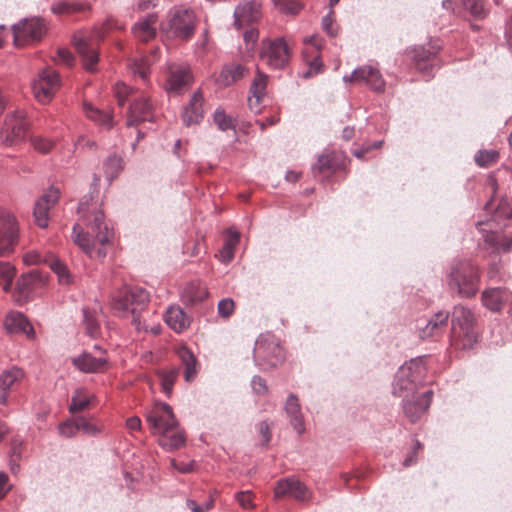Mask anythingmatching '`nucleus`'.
Here are the masks:
<instances>
[{
	"label": "nucleus",
	"mask_w": 512,
	"mask_h": 512,
	"mask_svg": "<svg viewBox=\"0 0 512 512\" xmlns=\"http://www.w3.org/2000/svg\"><path fill=\"white\" fill-rule=\"evenodd\" d=\"M254 359L257 365L275 367L283 362L284 351L273 335H261L255 342Z\"/></svg>",
	"instance_id": "nucleus-8"
},
{
	"label": "nucleus",
	"mask_w": 512,
	"mask_h": 512,
	"mask_svg": "<svg viewBox=\"0 0 512 512\" xmlns=\"http://www.w3.org/2000/svg\"><path fill=\"white\" fill-rule=\"evenodd\" d=\"M331 169H333V162L329 155L319 156L317 163L312 166V171L315 176Z\"/></svg>",
	"instance_id": "nucleus-51"
},
{
	"label": "nucleus",
	"mask_w": 512,
	"mask_h": 512,
	"mask_svg": "<svg viewBox=\"0 0 512 512\" xmlns=\"http://www.w3.org/2000/svg\"><path fill=\"white\" fill-rule=\"evenodd\" d=\"M180 374L179 367H171L168 369H161L157 372V375L160 379V384L162 391L166 396H170L173 391V386L175 384L176 379Z\"/></svg>",
	"instance_id": "nucleus-40"
},
{
	"label": "nucleus",
	"mask_w": 512,
	"mask_h": 512,
	"mask_svg": "<svg viewBox=\"0 0 512 512\" xmlns=\"http://www.w3.org/2000/svg\"><path fill=\"white\" fill-rule=\"evenodd\" d=\"M473 312L462 305L454 307L451 319L450 342L459 350H469L478 341V332L475 328Z\"/></svg>",
	"instance_id": "nucleus-4"
},
{
	"label": "nucleus",
	"mask_w": 512,
	"mask_h": 512,
	"mask_svg": "<svg viewBox=\"0 0 512 512\" xmlns=\"http://www.w3.org/2000/svg\"><path fill=\"white\" fill-rule=\"evenodd\" d=\"M18 237L19 229L15 217L0 207V256H7L14 251Z\"/></svg>",
	"instance_id": "nucleus-11"
},
{
	"label": "nucleus",
	"mask_w": 512,
	"mask_h": 512,
	"mask_svg": "<svg viewBox=\"0 0 512 512\" xmlns=\"http://www.w3.org/2000/svg\"><path fill=\"white\" fill-rule=\"evenodd\" d=\"M191 81L192 76L188 67L173 66L166 81V90L169 93H178Z\"/></svg>",
	"instance_id": "nucleus-24"
},
{
	"label": "nucleus",
	"mask_w": 512,
	"mask_h": 512,
	"mask_svg": "<svg viewBox=\"0 0 512 512\" xmlns=\"http://www.w3.org/2000/svg\"><path fill=\"white\" fill-rule=\"evenodd\" d=\"M274 495L276 498L293 497L298 501L310 499V491L306 485L296 477L280 479L274 488Z\"/></svg>",
	"instance_id": "nucleus-16"
},
{
	"label": "nucleus",
	"mask_w": 512,
	"mask_h": 512,
	"mask_svg": "<svg viewBox=\"0 0 512 512\" xmlns=\"http://www.w3.org/2000/svg\"><path fill=\"white\" fill-rule=\"evenodd\" d=\"M16 275V269L9 262L0 261V285L5 292L10 290L13 279Z\"/></svg>",
	"instance_id": "nucleus-44"
},
{
	"label": "nucleus",
	"mask_w": 512,
	"mask_h": 512,
	"mask_svg": "<svg viewBox=\"0 0 512 512\" xmlns=\"http://www.w3.org/2000/svg\"><path fill=\"white\" fill-rule=\"evenodd\" d=\"M155 120L154 106L149 97L144 94L134 97L129 107L127 125L134 126L141 122H154Z\"/></svg>",
	"instance_id": "nucleus-14"
},
{
	"label": "nucleus",
	"mask_w": 512,
	"mask_h": 512,
	"mask_svg": "<svg viewBox=\"0 0 512 512\" xmlns=\"http://www.w3.org/2000/svg\"><path fill=\"white\" fill-rule=\"evenodd\" d=\"M499 157L496 150H480L475 155V162L480 167H488L495 163Z\"/></svg>",
	"instance_id": "nucleus-49"
},
{
	"label": "nucleus",
	"mask_w": 512,
	"mask_h": 512,
	"mask_svg": "<svg viewBox=\"0 0 512 512\" xmlns=\"http://www.w3.org/2000/svg\"><path fill=\"white\" fill-rule=\"evenodd\" d=\"M187 506L192 512H207L212 508L213 500H209L201 505H198L194 500H187Z\"/></svg>",
	"instance_id": "nucleus-61"
},
{
	"label": "nucleus",
	"mask_w": 512,
	"mask_h": 512,
	"mask_svg": "<svg viewBox=\"0 0 512 512\" xmlns=\"http://www.w3.org/2000/svg\"><path fill=\"white\" fill-rule=\"evenodd\" d=\"M206 296V290L197 283L187 284L181 293L182 301L191 305L204 300Z\"/></svg>",
	"instance_id": "nucleus-41"
},
{
	"label": "nucleus",
	"mask_w": 512,
	"mask_h": 512,
	"mask_svg": "<svg viewBox=\"0 0 512 512\" xmlns=\"http://www.w3.org/2000/svg\"><path fill=\"white\" fill-rule=\"evenodd\" d=\"M156 60V56L153 54L151 57H143L135 59L129 64V68L133 75L139 76L143 81H146L150 73V65Z\"/></svg>",
	"instance_id": "nucleus-43"
},
{
	"label": "nucleus",
	"mask_w": 512,
	"mask_h": 512,
	"mask_svg": "<svg viewBox=\"0 0 512 512\" xmlns=\"http://www.w3.org/2000/svg\"><path fill=\"white\" fill-rule=\"evenodd\" d=\"M273 2L280 12L289 15H297L303 8L300 0H273Z\"/></svg>",
	"instance_id": "nucleus-48"
},
{
	"label": "nucleus",
	"mask_w": 512,
	"mask_h": 512,
	"mask_svg": "<svg viewBox=\"0 0 512 512\" xmlns=\"http://www.w3.org/2000/svg\"><path fill=\"white\" fill-rule=\"evenodd\" d=\"M228 237L225 240V243L223 246H229L230 248L234 249L235 246L239 242L240 234L237 230H234L232 228H229L227 230Z\"/></svg>",
	"instance_id": "nucleus-62"
},
{
	"label": "nucleus",
	"mask_w": 512,
	"mask_h": 512,
	"mask_svg": "<svg viewBox=\"0 0 512 512\" xmlns=\"http://www.w3.org/2000/svg\"><path fill=\"white\" fill-rule=\"evenodd\" d=\"M193 462H190V463H178L175 459H172L171 460V466L179 471L180 473H190L193 471Z\"/></svg>",
	"instance_id": "nucleus-63"
},
{
	"label": "nucleus",
	"mask_w": 512,
	"mask_h": 512,
	"mask_svg": "<svg viewBox=\"0 0 512 512\" xmlns=\"http://www.w3.org/2000/svg\"><path fill=\"white\" fill-rule=\"evenodd\" d=\"M244 41L248 50H253L259 37V32L256 28L248 29L244 32Z\"/></svg>",
	"instance_id": "nucleus-57"
},
{
	"label": "nucleus",
	"mask_w": 512,
	"mask_h": 512,
	"mask_svg": "<svg viewBox=\"0 0 512 512\" xmlns=\"http://www.w3.org/2000/svg\"><path fill=\"white\" fill-rule=\"evenodd\" d=\"M59 433L64 437H73L79 431L77 419L63 422L58 427Z\"/></svg>",
	"instance_id": "nucleus-54"
},
{
	"label": "nucleus",
	"mask_w": 512,
	"mask_h": 512,
	"mask_svg": "<svg viewBox=\"0 0 512 512\" xmlns=\"http://www.w3.org/2000/svg\"><path fill=\"white\" fill-rule=\"evenodd\" d=\"M260 61L272 69H283L289 62V48L283 38L263 40Z\"/></svg>",
	"instance_id": "nucleus-9"
},
{
	"label": "nucleus",
	"mask_w": 512,
	"mask_h": 512,
	"mask_svg": "<svg viewBox=\"0 0 512 512\" xmlns=\"http://www.w3.org/2000/svg\"><path fill=\"white\" fill-rule=\"evenodd\" d=\"M153 435L159 437V445L167 451L177 450L186 441L184 431L180 428L173 409L169 404L157 403L146 414Z\"/></svg>",
	"instance_id": "nucleus-2"
},
{
	"label": "nucleus",
	"mask_w": 512,
	"mask_h": 512,
	"mask_svg": "<svg viewBox=\"0 0 512 512\" xmlns=\"http://www.w3.org/2000/svg\"><path fill=\"white\" fill-rule=\"evenodd\" d=\"M235 498L242 508L251 509L253 507L252 495L249 491L238 492Z\"/></svg>",
	"instance_id": "nucleus-58"
},
{
	"label": "nucleus",
	"mask_w": 512,
	"mask_h": 512,
	"mask_svg": "<svg viewBox=\"0 0 512 512\" xmlns=\"http://www.w3.org/2000/svg\"><path fill=\"white\" fill-rule=\"evenodd\" d=\"M448 319V312L439 311L434 314L433 317L426 323V325L423 328H420V338L426 339L442 334L447 327Z\"/></svg>",
	"instance_id": "nucleus-31"
},
{
	"label": "nucleus",
	"mask_w": 512,
	"mask_h": 512,
	"mask_svg": "<svg viewBox=\"0 0 512 512\" xmlns=\"http://www.w3.org/2000/svg\"><path fill=\"white\" fill-rule=\"evenodd\" d=\"M45 281V277L40 272L32 270L18 279L16 289L21 296L27 298L32 290L44 285Z\"/></svg>",
	"instance_id": "nucleus-33"
},
{
	"label": "nucleus",
	"mask_w": 512,
	"mask_h": 512,
	"mask_svg": "<svg viewBox=\"0 0 512 512\" xmlns=\"http://www.w3.org/2000/svg\"><path fill=\"white\" fill-rule=\"evenodd\" d=\"M114 91L120 106H123L128 100V97L133 93L132 89L124 83H117Z\"/></svg>",
	"instance_id": "nucleus-55"
},
{
	"label": "nucleus",
	"mask_w": 512,
	"mask_h": 512,
	"mask_svg": "<svg viewBox=\"0 0 512 512\" xmlns=\"http://www.w3.org/2000/svg\"><path fill=\"white\" fill-rule=\"evenodd\" d=\"M177 356L184 366V379L186 382H192L197 373V359L187 347H180L177 350Z\"/></svg>",
	"instance_id": "nucleus-35"
},
{
	"label": "nucleus",
	"mask_w": 512,
	"mask_h": 512,
	"mask_svg": "<svg viewBox=\"0 0 512 512\" xmlns=\"http://www.w3.org/2000/svg\"><path fill=\"white\" fill-rule=\"evenodd\" d=\"M83 317H84V325L86 329V333L91 338H96L100 334V326L99 322L95 316V313L89 311L88 309H83Z\"/></svg>",
	"instance_id": "nucleus-47"
},
{
	"label": "nucleus",
	"mask_w": 512,
	"mask_h": 512,
	"mask_svg": "<svg viewBox=\"0 0 512 512\" xmlns=\"http://www.w3.org/2000/svg\"><path fill=\"white\" fill-rule=\"evenodd\" d=\"M60 86L59 74L53 69H43L32 84L33 95L39 103L47 104Z\"/></svg>",
	"instance_id": "nucleus-10"
},
{
	"label": "nucleus",
	"mask_w": 512,
	"mask_h": 512,
	"mask_svg": "<svg viewBox=\"0 0 512 512\" xmlns=\"http://www.w3.org/2000/svg\"><path fill=\"white\" fill-rule=\"evenodd\" d=\"M268 76L257 70V74L253 79L250 87L251 97L248 98L249 106L258 105L266 95Z\"/></svg>",
	"instance_id": "nucleus-36"
},
{
	"label": "nucleus",
	"mask_w": 512,
	"mask_h": 512,
	"mask_svg": "<svg viewBox=\"0 0 512 512\" xmlns=\"http://www.w3.org/2000/svg\"><path fill=\"white\" fill-rule=\"evenodd\" d=\"M252 389L257 394L263 395L268 392L266 381L260 376H254L251 381Z\"/></svg>",
	"instance_id": "nucleus-59"
},
{
	"label": "nucleus",
	"mask_w": 512,
	"mask_h": 512,
	"mask_svg": "<svg viewBox=\"0 0 512 512\" xmlns=\"http://www.w3.org/2000/svg\"><path fill=\"white\" fill-rule=\"evenodd\" d=\"M235 309L234 301L231 298L222 299L218 303V313L223 318L230 317Z\"/></svg>",
	"instance_id": "nucleus-56"
},
{
	"label": "nucleus",
	"mask_w": 512,
	"mask_h": 512,
	"mask_svg": "<svg viewBox=\"0 0 512 512\" xmlns=\"http://www.w3.org/2000/svg\"><path fill=\"white\" fill-rule=\"evenodd\" d=\"M103 38L102 34L86 35L82 32H78L73 37V43L77 52L81 55L83 60V66L86 70L95 71V66L98 62V52L94 46L93 41L95 39Z\"/></svg>",
	"instance_id": "nucleus-13"
},
{
	"label": "nucleus",
	"mask_w": 512,
	"mask_h": 512,
	"mask_svg": "<svg viewBox=\"0 0 512 512\" xmlns=\"http://www.w3.org/2000/svg\"><path fill=\"white\" fill-rule=\"evenodd\" d=\"M285 412L290 419V424L298 434L305 431L303 415L298 398L294 394H290L285 403Z\"/></svg>",
	"instance_id": "nucleus-32"
},
{
	"label": "nucleus",
	"mask_w": 512,
	"mask_h": 512,
	"mask_svg": "<svg viewBox=\"0 0 512 512\" xmlns=\"http://www.w3.org/2000/svg\"><path fill=\"white\" fill-rule=\"evenodd\" d=\"M322 67L323 64L318 58L313 59L309 64L308 70L303 73V78H309L313 75L320 73Z\"/></svg>",
	"instance_id": "nucleus-60"
},
{
	"label": "nucleus",
	"mask_w": 512,
	"mask_h": 512,
	"mask_svg": "<svg viewBox=\"0 0 512 512\" xmlns=\"http://www.w3.org/2000/svg\"><path fill=\"white\" fill-rule=\"evenodd\" d=\"M24 376L21 369L12 367L3 371L0 375V404L6 405L9 391L15 384L20 382Z\"/></svg>",
	"instance_id": "nucleus-30"
},
{
	"label": "nucleus",
	"mask_w": 512,
	"mask_h": 512,
	"mask_svg": "<svg viewBox=\"0 0 512 512\" xmlns=\"http://www.w3.org/2000/svg\"><path fill=\"white\" fill-rule=\"evenodd\" d=\"M93 396L88 394L86 389L78 388L75 390L71 397V403L69 405L70 413H78L85 410L90 404Z\"/></svg>",
	"instance_id": "nucleus-42"
},
{
	"label": "nucleus",
	"mask_w": 512,
	"mask_h": 512,
	"mask_svg": "<svg viewBox=\"0 0 512 512\" xmlns=\"http://www.w3.org/2000/svg\"><path fill=\"white\" fill-rule=\"evenodd\" d=\"M261 18V0H242L234 11V25L241 29L259 21Z\"/></svg>",
	"instance_id": "nucleus-17"
},
{
	"label": "nucleus",
	"mask_w": 512,
	"mask_h": 512,
	"mask_svg": "<svg viewBox=\"0 0 512 512\" xmlns=\"http://www.w3.org/2000/svg\"><path fill=\"white\" fill-rule=\"evenodd\" d=\"M459 4L469 11L474 18H483L486 15L482 0H443L442 2L443 8L453 12Z\"/></svg>",
	"instance_id": "nucleus-34"
},
{
	"label": "nucleus",
	"mask_w": 512,
	"mask_h": 512,
	"mask_svg": "<svg viewBox=\"0 0 512 512\" xmlns=\"http://www.w3.org/2000/svg\"><path fill=\"white\" fill-rule=\"evenodd\" d=\"M512 301V294L504 288L486 289L482 293V303L491 311H500L503 305Z\"/></svg>",
	"instance_id": "nucleus-25"
},
{
	"label": "nucleus",
	"mask_w": 512,
	"mask_h": 512,
	"mask_svg": "<svg viewBox=\"0 0 512 512\" xmlns=\"http://www.w3.org/2000/svg\"><path fill=\"white\" fill-rule=\"evenodd\" d=\"M157 22L158 17L156 14H148L132 26L133 36L142 42L153 39L156 35Z\"/></svg>",
	"instance_id": "nucleus-23"
},
{
	"label": "nucleus",
	"mask_w": 512,
	"mask_h": 512,
	"mask_svg": "<svg viewBox=\"0 0 512 512\" xmlns=\"http://www.w3.org/2000/svg\"><path fill=\"white\" fill-rule=\"evenodd\" d=\"M149 302V294L144 288L123 286L115 291L111 298L112 308L126 317L132 315V324L137 331L146 330L142 325L139 312L142 311Z\"/></svg>",
	"instance_id": "nucleus-3"
},
{
	"label": "nucleus",
	"mask_w": 512,
	"mask_h": 512,
	"mask_svg": "<svg viewBox=\"0 0 512 512\" xmlns=\"http://www.w3.org/2000/svg\"><path fill=\"white\" fill-rule=\"evenodd\" d=\"M51 270L57 275L60 284L68 285L72 282V275L67 266L59 259L51 260L49 264Z\"/></svg>",
	"instance_id": "nucleus-46"
},
{
	"label": "nucleus",
	"mask_w": 512,
	"mask_h": 512,
	"mask_svg": "<svg viewBox=\"0 0 512 512\" xmlns=\"http://www.w3.org/2000/svg\"><path fill=\"white\" fill-rule=\"evenodd\" d=\"M14 43L17 46L40 40L46 33V26L40 18L24 19L12 27Z\"/></svg>",
	"instance_id": "nucleus-12"
},
{
	"label": "nucleus",
	"mask_w": 512,
	"mask_h": 512,
	"mask_svg": "<svg viewBox=\"0 0 512 512\" xmlns=\"http://www.w3.org/2000/svg\"><path fill=\"white\" fill-rule=\"evenodd\" d=\"M214 123L221 131H227L229 129L235 130V119L228 116L225 110L221 107L217 108L213 113Z\"/></svg>",
	"instance_id": "nucleus-45"
},
{
	"label": "nucleus",
	"mask_w": 512,
	"mask_h": 512,
	"mask_svg": "<svg viewBox=\"0 0 512 512\" xmlns=\"http://www.w3.org/2000/svg\"><path fill=\"white\" fill-rule=\"evenodd\" d=\"M77 213L79 221L73 227V239L90 258L102 260L106 257V245L112 232L104 221V213L91 196H84Z\"/></svg>",
	"instance_id": "nucleus-1"
},
{
	"label": "nucleus",
	"mask_w": 512,
	"mask_h": 512,
	"mask_svg": "<svg viewBox=\"0 0 512 512\" xmlns=\"http://www.w3.org/2000/svg\"><path fill=\"white\" fill-rule=\"evenodd\" d=\"M60 192L55 187H50L35 203V222L40 228H46L49 221V210L57 203Z\"/></svg>",
	"instance_id": "nucleus-18"
},
{
	"label": "nucleus",
	"mask_w": 512,
	"mask_h": 512,
	"mask_svg": "<svg viewBox=\"0 0 512 512\" xmlns=\"http://www.w3.org/2000/svg\"><path fill=\"white\" fill-rule=\"evenodd\" d=\"M77 422L79 431H83L87 435L95 436L101 432V427L83 417L78 418Z\"/></svg>",
	"instance_id": "nucleus-53"
},
{
	"label": "nucleus",
	"mask_w": 512,
	"mask_h": 512,
	"mask_svg": "<svg viewBox=\"0 0 512 512\" xmlns=\"http://www.w3.org/2000/svg\"><path fill=\"white\" fill-rule=\"evenodd\" d=\"M31 144L36 151L42 154L50 152L54 146V142L52 140L42 136H33L31 138Z\"/></svg>",
	"instance_id": "nucleus-50"
},
{
	"label": "nucleus",
	"mask_w": 512,
	"mask_h": 512,
	"mask_svg": "<svg viewBox=\"0 0 512 512\" xmlns=\"http://www.w3.org/2000/svg\"><path fill=\"white\" fill-rule=\"evenodd\" d=\"M343 81L365 84L375 92H382L385 88V81L380 71L370 65L356 68L351 75H345Z\"/></svg>",
	"instance_id": "nucleus-15"
},
{
	"label": "nucleus",
	"mask_w": 512,
	"mask_h": 512,
	"mask_svg": "<svg viewBox=\"0 0 512 512\" xmlns=\"http://www.w3.org/2000/svg\"><path fill=\"white\" fill-rule=\"evenodd\" d=\"M25 117V111L17 110L12 116L6 118L5 130L7 132V137H10L12 142L20 141L25 137L28 128Z\"/></svg>",
	"instance_id": "nucleus-22"
},
{
	"label": "nucleus",
	"mask_w": 512,
	"mask_h": 512,
	"mask_svg": "<svg viewBox=\"0 0 512 512\" xmlns=\"http://www.w3.org/2000/svg\"><path fill=\"white\" fill-rule=\"evenodd\" d=\"M433 391L427 390L421 395H416L419 399L418 403V412L413 411V404H406L404 407V413L410 419L411 422H416L429 408L431 399H432Z\"/></svg>",
	"instance_id": "nucleus-37"
},
{
	"label": "nucleus",
	"mask_w": 512,
	"mask_h": 512,
	"mask_svg": "<svg viewBox=\"0 0 512 512\" xmlns=\"http://www.w3.org/2000/svg\"><path fill=\"white\" fill-rule=\"evenodd\" d=\"M195 25L196 17L193 10L181 5L170 11L168 21L162 26V30L170 37L188 40L194 34Z\"/></svg>",
	"instance_id": "nucleus-7"
},
{
	"label": "nucleus",
	"mask_w": 512,
	"mask_h": 512,
	"mask_svg": "<svg viewBox=\"0 0 512 512\" xmlns=\"http://www.w3.org/2000/svg\"><path fill=\"white\" fill-rule=\"evenodd\" d=\"M5 329L11 334H24L34 338L35 332L28 319L20 312L9 313L4 320Z\"/></svg>",
	"instance_id": "nucleus-20"
},
{
	"label": "nucleus",
	"mask_w": 512,
	"mask_h": 512,
	"mask_svg": "<svg viewBox=\"0 0 512 512\" xmlns=\"http://www.w3.org/2000/svg\"><path fill=\"white\" fill-rule=\"evenodd\" d=\"M487 188L492 191V196L490 200L486 203L485 209L487 211H494L498 217L510 218L512 216V208L508 205V200L506 197H501L498 201V204L495 205L496 201V191L498 188L497 180L494 176H489L487 179Z\"/></svg>",
	"instance_id": "nucleus-21"
},
{
	"label": "nucleus",
	"mask_w": 512,
	"mask_h": 512,
	"mask_svg": "<svg viewBox=\"0 0 512 512\" xmlns=\"http://www.w3.org/2000/svg\"><path fill=\"white\" fill-rule=\"evenodd\" d=\"M249 74V69L241 63H228L225 64L218 77V83L221 86L228 87L237 81L243 79Z\"/></svg>",
	"instance_id": "nucleus-26"
},
{
	"label": "nucleus",
	"mask_w": 512,
	"mask_h": 512,
	"mask_svg": "<svg viewBox=\"0 0 512 512\" xmlns=\"http://www.w3.org/2000/svg\"><path fill=\"white\" fill-rule=\"evenodd\" d=\"M124 169L122 156L117 153L110 154L103 163V170L109 182H112Z\"/></svg>",
	"instance_id": "nucleus-38"
},
{
	"label": "nucleus",
	"mask_w": 512,
	"mask_h": 512,
	"mask_svg": "<svg viewBox=\"0 0 512 512\" xmlns=\"http://www.w3.org/2000/svg\"><path fill=\"white\" fill-rule=\"evenodd\" d=\"M23 260L28 265H35L42 262L43 258L38 252L31 251L24 255Z\"/></svg>",
	"instance_id": "nucleus-64"
},
{
	"label": "nucleus",
	"mask_w": 512,
	"mask_h": 512,
	"mask_svg": "<svg viewBox=\"0 0 512 512\" xmlns=\"http://www.w3.org/2000/svg\"><path fill=\"white\" fill-rule=\"evenodd\" d=\"M426 372L423 357L413 358L402 365L395 376L393 394L398 397H406L404 391L414 392L418 385L422 384Z\"/></svg>",
	"instance_id": "nucleus-6"
},
{
	"label": "nucleus",
	"mask_w": 512,
	"mask_h": 512,
	"mask_svg": "<svg viewBox=\"0 0 512 512\" xmlns=\"http://www.w3.org/2000/svg\"><path fill=\"white\" fill-rule=\"evenodd\" d=\"M479 231L483 234L485 243L492 248L494 252H508L512 249V238L501 237L492 231V223L490 220L485 222H477Z\"/></svg>",
	"instance_id": "nucleus-19"
},
{
	"label": "nucleus",
	"mask_w": 512,
	"mask_h": 512,
	"mask_svg": "<svg viewBox=\"0 0 512 512\" xmlns=\"http://www.w3.org/2000/svg\"><path fill=\"white\" fill-rule=\"evenodd\" d=\"M84 111L86 116L95 123L107 129L113 127V119L109 111H104L95 108L90 103H84Z\"/></svg>",
	"instance_id": "nucleus-39"
},
{
	"label": "nucleus",
	"mask_w": 512,
	"mask_h": 512,
	"mask_svg": "<svg viewBox=\"0 0 512 512\" xmlns=\"http://www.w3.org/2000/svg\"><path fill=\"white\" fill-rule=\"evenodd\" d=\"M164 319L166 324L176 333H182L191 324V317L177 305H171L167 308Z\"/></svg>",
	"instance_id": "nucleus-27"
},
{
	"label": "nucleus",
	"mask_w": 512,
	"mask_h": 512,
	"mask_svg": "<svg viewBox=\"0 0 512 512\" xmlns=\"http://www.w3.org/2000/svg\"><path fill=\"white\" fill-rule=\"evenodd\" d=\"M321 25H322L323 31L329 37L334 38L338 35V27L334 24L332 10H330V12L322 18Z\"/></svg>",
	"instance_id": "nucleus-52"
},
{
	"label": "nucleus",
	"mask_w": 512,
	"mask_h": 512,
	"mask_svg": "<svg viewBox=\"0 0 512 512\" xmlns=\"http://www.w3.org/2000/svg\"><path fill=\"white\" fill-rule=\"evenodd\" d=\"M72 363L81 372L84 373H99L104 371L107 364L105 357H95L90 353H82L81 355L72 359Z\"/></svg>",
	"instance_id": "nucleus-28"
},
{
	"label": "nucleus",
	"mask_w": 512,
	"mask_h": 512,
	"mask_svg": "<svg viewBox=\"0 0 512 512\" xmlns=\"http://www.w3.org/2000/svg\"><path fill=\"white\" fill-rule=\"evenodd\" d=\"M203 95L197 91L193 94L189 104L184 108L182 120L186 126L198 124L203 118Z\"/></svg>",
	"instance_id": "nucleus-29"
},
{
	"label": "nucleus",
	"mask_w": 512,
	"mask_h": 512,
	"mask_svg": "<svg viewBox=\"0 0 512 512\" xmlns=\"http://www.w3.org/2000/svg\"><path fill=\"white\" fill-rule=\"evenodd\" d=\"M479 269L470 261H460L454 265L448 276L451 289L456 290L461 297H472L479 289Z\"/></svg>",
	"instance_id": "nucleus-5"
}]
</instances>
